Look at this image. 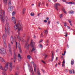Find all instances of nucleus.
Here are the masks:
<instances>
[{"instance_id": "f257e3e1", "label": "nucleus", "mask_w": 75, "mask_h": 75, "mask_svg": "<svg viewBox=\"0 0 75 75\" xmlns=\"http://www.w3.org/2000/svg\"><path fill=\"white\" fill-rule=\"evenodd\" d=\"M5 11L2 10V9L0 11V18L1 21L3 22H4V19H5Z\"/></svg>"}, {"instance_id": "f03ea898", "label": "nucleus", "mask_w": 75, "mask_h": 75, "mask_svg": "<svg viewBox=\"0 0 75 75\" xmlns=\"http://www.w3.org/2000/svg\"><path fill=\"white\" fill-rule=\"evenodd\" d=\"M22 29V26H21V23H18L17 24L15 25L14 26V30H18V29L21 30Z\"/></svg>"}, {"instance_id": "7ed1b4c3", "label": "nucleus", "mask_w": 75, "mask_h": 75, "mask_svg": "<svg viewBox=\"0 0 75 75\" xmlns=\"http://www.w3.org/2000/svg\"><path fill=\"white\" fill-rule=\"evenodd\" d=\"M17 46L18 47V48L19 49L20 52L21 53L22 52V51H21V49L20 48H21V46H20V43H18L17 42H16V48H17Z\"/></svg>"}, {"instance_id": "20e7f679", "label": "nucleus", "mask_w": 75, "mask_h": 75, "mask_svg": "<svg viewBox=\"0 0 75 75\" xmlns=\"http://www.w3.org/2000/svg\"><path fill=\"white\" fill-rule=\"evenodd\" d=\"M30 46L32 47H33L30 52H33V51H35V50H36V49L34 47V45H33V43L32 40H31V42L30 43Z\"/></svg>"}, {"instance_id": "39448f33", "label": "nucleus", "mask_w": 75, "mask_h": 75, "mask_svg": "<svg viewBox=\"0 0 75 75\" xmlns=\"http://www.w3.org/2000/svg\"><path fill=\"white\" fill-rule=\"evenodd\" d=\"M20 30H21V31H22L23 29H22V28L21 29H18V30L17 31L18 35L17 36V38L18 40V41H21V39L20 38V36H19V35H20Z\"/></svg>"}, {"instance_id": "423d86ee", "label": "nucleus", "mask_w": 75, "mask_h": 75, "mask_svg": "<svg viewBox=\"0 0 75 75\" xmlns=\"http://www.w3.org/2000/svg\"><path fill=\"white\" fill-rule=\"evenodd\" d=\"M8 47L9 52L11 54V55H12V50H11V45L9 43H8Z\"/></svg>"}, {"instance_id": "0eeeda50", "label": "nucleus", "mask_w": 75, "mask_h": 75, "mask_svg": "<svg viewBox=\"0 0 75 75\" xmlns=\"http://www.w3.org/2000/svg\"><path fill=\"white\" fill-rule=\"evenodd\" d=\"M1 52L2 53V54H5L6 53V49L4 48H3L1 49H0V53H1Z\"/></svg>"}, {"instance_id": "6e6552de", "label": "nucleus", "mask_w": 75, "mask_h": 75, "mask_svg": "<svg viewBox=\"0 0 75 75\" xmlns=\"http://www.w3.org/2000/svg\"><path fill=\"white\" fill-rule=\"evenodd\" d=\"M60 5L58 3H56L54 5V7L56 9V10H58V6H60Z\"/></svg>"}, {"instance_id": "1a4fd4ad", "label": "nucleus", "mask_w": 75, "mask_h": 75, "mask_svg": "<svg viewBox=\"0 0 75 75\" xmlns=\"http://www.w3.org/2000/svg\"><path fill=\"white\" fill-rule=\"evenodd\" d=\"M10 41L11 42V44H12V45L13 44V43L14 42L16 41L15 40L13 39V37L12 35L11 36Z\"/></svg>"}, {"instance_id": "9d476101", "label": "nucleus", "mask_w": 75, "mask_h": 75, "mask_svg": "<svg viewBox=\"0 0 75 75\" xmlns=\"http://www.w3.org/2000/svg\"><path fill=\"white\" fill-rule=\"evenodd\" d=\"M8 63L7 62L6 63L4 67V70L5 71H6L7 69H8Z\"/></svg>"}, {"instance_id": "9b49d317", "label": "nucleus", "mask_w": 75, "mask_h": 75, "mask_svg": "<svg viewBox=\"0 0 75 75\" xmlns=\"http://www.w3.org/2000/svg\"><path fill=\"white\" fill-rule=\"evenodd\" d=\"M29 45H28V42H26L25 45V48L27 49H28V48H29Z\"/></svg>"}, {"instance_id": "f8f14e48", "label": "nucleus", "mask_w": 75, "mask_h": 75, "mask_svg": "<svg viewBox=\"0 0 75 75\" xmlns=\"http://www.w3.org/2000/svg\"><path fill=\"white\" fill-rule=\"evenodd\" d=\"M14 7L13 6H10L8 8V11H11V8H13Z\"/></svg>"}, {"instance_id": "ddd939ff", "label": "nucleus", "mask_w": 75, "mask_h": 75, "mask_svg": "<svg viewBox=\"0 0 75 75\" xmlns=\"http://www.w3.org/2000/svg\"><path fill=\"white\" fill-rule=\"evenodd\" d=\"M7 38V35L6 34H4L2 36V38L3 39V41L4 40H6V39Z\"/></svg>"}, {"instance_id": "4468645a", "label": "nucleus", "mask_w": 75, "mask_h": 75, "mask_svg": "<svg viewBox=\"0 0 75 75\" xmlns=\"http://www.w3.org/2000/svg\"><path fill=\"white\" fill-rule=\"evenodd\" d=\"M53 52H54L53 51L52 52V58L51 60H50V61H51L52 62L53 61V60L54 59V53H53Z\"/></svg>"}, {"instance_id": "2eb2a0df", "label": "nucleus", "mask_w": 75, "mask_h": 75, "mask_svg": "<svg viewBox=\"0 0 75 75\" xmlns=\"http://www.w3.org/2000/svg\"><path fill=\"white\" fill-rule=\"evenodd\" d=\"M18 59L19 61H20L21 60V58H22V57H21V55H20V54H18Z\"/></svg>"}, {"instance_id": "dca6fc26", "label": "nucleus", "mask_w": 75, "mask_h": 75, "mask_svg": "<svg viewBox=\"0 0 75 75\" xmlns=\"http://www.w3.org/2000/svg\"><path fill=\"white\" fill-rule=\"evenodd\" d=\"M7 34H8V35H10V32L9 31H10V27L8 25L7 27Z\"/></svg>"}, {"instance_id": "f3484780", "label": "nucleus", "mask_w": 75, "mask_h": 75, "mask_svg": "<svg viewBox=\"0 0 75 75\" xmlns=\"http://www.w3.org/2000/svg\"><path fill=\"white\" fill-rule=\"evenodd\" d=\"M74 13V11L72 10H71V11L69 12V14H73Z\"/></svg>"}, {"instance_id": "a211bd4d", "label": "nucleus", "mask_w": 75, "mask_h": 75, "mask_svg": "<svg viewBox=\"0 0 75 75\" xmlns=\"http://www.w3.org/2000/svg\"><path fill=\"white\" fill-rule=\"evenodd\" d=\"M74 71L73 69L71 71L69 70V72L70 74H72V72H73V73L74 74Z\"/></svg>"}, {"instance_id": "6ab92c4d", "label": "nucleus", "mask_w": 75, "mask_h": 75, "mask_svg": "<svg viewBox=\"0 0 75 75\" xmlns=\"http://www.w3.org/2000/svg\"><path fill=\"white\" fill-rule=\"evenodd\" d=\"M4 47L5 48H6L7 47V45H6V40H4Z\"/></svg>"}, {"instance_id": "aec40b11", "label": "nucleus", "mask_w": 75, "mask_h": 75, "mask_svg": "<svg viewBox=\"0 0 75 75\" xmlns=\"http://www.w3.org/2000/svg\"><path fill=\"white\" fill-rule=\"evenodd\" d=\"M66 3L67 4H73V3L71 2L66 1Z\"/></svg>"}, {"instance_id": "412c9836", "label": "nucleus", "mask_w": 75, "mask_h": 75, "mask_svg": "<svg viewBox=\"0 0 75 75\" xmlns=\"http://www.w3.org/2000/svg\"><path fill=\"white\" fill-rule=\"evenodd\" d=\"M7 2V0H3V3L5 4H6Z\"/></svg>"}, {"instance_id": "4be33fe9", "label": "nucleus", "mask_w": 75, "mask_h": 75, "mask_svg": "<svg viewBox=\"0 0 75 75\" xmlns=\"http://www.w3.org/2000/svg\"><path fill=\"white\" fill-rule=\"evenodd\" d=\"M31 56H30V55H28L27 56V58L28 59H31Z\"/></svg>"}, {"instance_id": "5701e85b", "label": "nucleus", "mask_w": 75, "mask_h": 75, "mask_svg": "<svg viewBox=\"0 0 75 75\" xmlns=\"http://www.w3.org/2000/svg\"><path fill=\"white\" fill-rule=\"evenodd\" d=\"M0 59H1V61H2V62H5L4 60V59H3L2 58L0 57Z\"/></svg>"}, {"instance_id": "b1692460", "label": "nucleus", "mask_w": 75, "mask_h": 75, "mask_svg": "<svg viewBox=\"0 0 75 75\" xmlns=\"http://www.w3.org/2000/svg\"><path fill=\"white\" fill-rule=\"evenodd\" d=\"M74 64V59H72L71 61V64L72 65Z\"/></svg>"}, {"instance_id": "393cba45", "label": "nucleus", "mask_w": 75, "mask_h": 75, "mask_svg": "<svg viewBox=\"0 0 75 75\" xmlns=\"http://www.w3.org/2000/svg\"><path fill=\"white\" fill-rule=\"evenodd\" d=\"M8 6L11 5V0H9V1H8Z\"/></svg>"}, {"instance_id": "a878e982", "label": "nucleus", "mask_w": 75, "mask_h": 75, "mask_svg": "<svg viewBox=\"0 0 75 75\" xmlns=\"http://www.w3.org/2000/svg\"><path fill=\"white\" fill-rule=\"evenodd\" d=\"M44 33L46 34H47V33H48V32H47V30H45L44 31Z\"/></svg>"}, {"instance_id": "bb28decb", "label": "nucleus", "mask_w": 75, "mask_h": 75, "mask_svg": "<svg viewBox=\"0 0 75 75\" xmlns=\"http://www.w3.org/2000/svg\"><path fill=\"white\" fill-rule=\"evenodd\" d=\"M38 75H40L41 74H40V71H39V70H38Z\"/></svg>"}, {"instance_id": "cd10ccee", "label": "nucleus", "mask_w": 75, "mask_h": 75, "mask_svg": "<svg viewBox=\"0 0 75 75\" xmlns=\"http://www.w3.org/2000/svg\"><path fill=\"white\" fill-rule=\"evenodd\" d=\"M12 20H16V18H15L14 17H12Z\"/></svg>"}, {"instance_id": "c85d7f7f", "label": "nucleus", "mask_w": 75, "mask_h": 75, "mask_svg": "<svg viewBox=\"0 0 75 75\" xmlns=\"http://www.w3.org/2000/svg\"><path fill=\"white\" fill-rule=\"evenodd\" d=\"M41 5V2H39L38 4V6L39 7H40V5Z\"/></svg>"}, {"instance_id": "c756f323", "label": "nucleus", "mask_w": 75, "mask_h": 75, "mask_svg": "<svg viewBox=\"0 0 75 75\" xmlns=\"http://www.w3.org/2000/svg\"><path fill=\"white\" fill-rule=\"evenodd\" d=\"M33 67H34V68H36L37 67L36 65L35 64H33Z\"/></svg>"}, {"instance_id": "7c9ffc66", "label": "nucleus", "mask_w": 75, "mask_h": 75, "mask_svg": "<svg viewBox=\"0 0 75 75\" xmlns=\"http://www.w3.org/2000/svg\"><path fill=\"white\" fill-rule=\"evenodd\" d=\"M0 69H1V70H2V71H4V69H3V67L2 66H1L0 67Z\"/></svg>"}, {"instance_id": "2f4dec72", "label": "nucleus", "mask_w": 75, "mask_h": 75, "mask_svg": "<svg viewBox=\"0 0 75 75\" xmlns=\"http://www.w3.org/2000/svg\"><path fill=\"white\" fill-rule=\"evenodd\" d=\"M17 59L16 57H13V60H16Z\"/></svg>"}, {"instance_id": "473e14b6", "label": "nucleus", "mask_w": 75, "mask_h": 75, "mask_svg": "<svg viewBox=\"0 0 75 75\" xmlns=\"http://www.w3.org/2000/svg\"><path fill=\"white\" fill-rule=\"evenodd\" d=\"M10 68H12V63H10Z\"/></svg>"}, {"instance_id": "72a5a7b5", "label": "nucleus", "mask_w": 75, "mask_h": 75, "mask_svg": "<svg viewBox=\"0 0 75 75\" xmlns=\"http://www.w3.org/2000/svg\"><path fill=\"white\" fill-rule=\"evenodd\" d=\"M13 57H16V53H15V52H14Z\"/></svg>"}, {"instance_id": "f704fd0d", "label": "nucleus", "mask_w": 75, "mask_h": 75, "mask_svg": "<svg viewBox=\"0 0 75 75\" xmlns=\"http://www.w3.org/2000/svg\"><path fill=\"white\" fill-rule=\"evenodd\" d=\"M62 16H63V15L62 14H61L60 15V18H61L62 17Z\"/></svg>"}, {"instance_id": "c9c22d12", "label": "nucleus", "mask_w": 75, "mask_h": 75, "mask_svg": "<svg viewBox=\"0 0 75 75\" xmlns=\"http://www.w3.org/2000/svg\"><path fill=\"white\" fill-rule=\"evenodd\" d=\"M21 41L22 42H25V40L23 39H22Z\"/></svg>"}, {"instance_id": "e433bc0d", "label": "nucleus", "mask_w": 75, "mask_h": 75, "mask_svg": "<svg viewBox=\"0 0 75 75\" xmlns=\"http://www.w3.org/2000/svg\"><path fill=\"white\" fill-rule=\"evenodd\" d=\"M65 59H64L63 61L62 64H65Z\"/></svg>"}, {"instance_id": "4c0bfd02", "label": "nucleus", "mask_w": 75, "mask_h": 75, "mask_svg": "<svg viewBox=\"0 0 75 75\" xmlns=\"http://www.w3.org/2000/svg\"><path fill=\"white\" fill-rule=\"evenodd\" d=\"M50 20H49L48 21V25H49V24H50Z\"/></svg>"}, {"instance_id": "58836bf2", "label": "nucleus", "mask_w": 75, "mask_h": 75, "mask_svg": "<svg viewBox=\"0 0 75 75\" xmlns=\"http://www.w3.org/2000/svg\"><path fill=\"white\" fill-rule=\"evenodd\" d=\"M14 14H15V12L14 11H13L12 13V15L13 16H14Z\"/></svg>"}, {"instance_id": "ea45409f", "label": "nucleus", "mask_w": 75, "mask_h": 75, "mask_svg": "<svg viewBox=\"0 0 75 75\" xmlns=\"http://www.w3.org/2000/svg\"><path fill=\"white\" fill-rule=\"evenodd\" d=\"M34 13H30V15L32 16H34Z\"/></svg>"}, {"instance_id": "a19ab883", "label": "nucleus", "mask_w": 75, "mask_h": 75, "mask_svg": "<svg viewBox=\"0 0 75 75\" xmlns=\"http://www.w3.org/2000/svg\"><path fill=\"white\" fill-rule=\"evenodd\" d=\"M13 23L14 24H16V20L15 19V20L13 21Z\"/></svg>"}, {"instance_id": "79ce46f5", "label": "nucleus", "mask_w": 75, "mask_h": 75, "mask_svg": "<svg viewBox=\"0 0 75 75\" xmlns=\"http://www.w3.org/2000/svg\"><path fill=\"white\" fill-rule=\"evenodd\" d=\"M12 69H13V68L12 67H10L9 69V70L10 71H12Z\"/></svg>"}, {"instance_id": "37998d69", "label": "nucleus", "mask_w": 75, "mask_h": 75, "mask_svg": "<svg viewBox=\"0 0 75 75\" xmlns=\"http://www.w3.org/2000/svg\"><path fill=\"white\" fill-rule=\"evenodd\" d=\"M43 41V40H42V39H41V40H40L39 42L40 43V42H42V41Z\"/></svg>"}, {"instance_id": "c03bdc74", "label": "nucleus", "mask_w": 75, "mask_h": 75, "mask_svg": "<svg viewBox=\"0 0 75 75\" xmlns=\"http://www.w3.org/2000/svg\"><path fill=\"white\" fill-rule=\"evenodd\" d=\"M41 61H42V62H43V63L44 64H46L45 62H44V61L42 60H41Z\"/></svg>"}, {"instance_id": "a18cd8bd", "label": "nucleus", "mask_w": 75, "mask_h": 75, "mask_svg": "<svg viewBox=\"0 0 75 75\" xmlns=\"http://www.w3.org/2000/svg\"><path fill=\"white\" fill-rule=\"evenodd\" d=\"M66 35H64V36L67 37V35H68V33H67V32H66Z\"/></svg>"}, {"instance_id": "49530a36", "label": "nucleus", "mask_w": 75, "mask_h": 75, "mask_svg": "<svg viewBox=\"0 0 75 75\" xmlns=\"http://www.w3.org/2000/svg\"><path fill=\"white\" fill-rule=\"evenodd\" d=\"M5 32H6V31H7V29H6V26H5Z\"/></svg>"}, {"instance_id": "de8ad7c7", "label": "nucleus", "mask_w": 75, "mask_h": 75, "mask_svg": "<svg viewBox=\"0 0 75 75\" xmlns=\"http://www.w3.org/2000/svg\"><path fill=\"white\" fill-rule=\"evenodd\" d=\"M31 72L33 74V75H34V71L33 70L31 71Z\"/></svg>"}, {"instance_id": "09e8293b", "label": "nucleus", "mask_w": 75, "mask_h": 75, "mask_svg": "<svg viewBox=\"0 0 75 75\" xmlns=\"http://www.w3.org/2000/svg\"><path fill=\"white\" fill-rule=\"evenodd\" d=\"M43 21L45 23H47V20H45Z\"/></svg>"}, {"instance_id": "8fccbe9b", "label": "nucleus", "mask_w": 75, "mask_h": 75, "mask_svg": "<svg viewBox=\"0 0 75 75\" xmlns=\"http://www.w3.org/2000/svg\"><path fill=\"white\" fill-rule=\"evenodd\" d=\"M68 21H69L70 23H71V20H69Z\"/></svg>"}, {"instance_id": "3c124183", "label": "nucleus", "mask_w": 75, "mask_h": 75, "mask_svg": "<svg viewBox=\"0 0 75 75\" xmlns=\"http://www.w3.org/2000/svg\"><path fill=\"white\" fill-rule=\"evenodd\" d=\"M34 72H36V68H34Z\"/></svg>"}, {"instance_id": "603ef678", "label": "nucleus", "mask_w": 75, "mask_h": 75, "mask_svg": "<svg viewBox=\"0 0 75 75\" xmlns=\"http://www.w3.org/2000/svg\"><path fill=\"white\" fill-rule=\"evenodd\" d=\"M40 47H42V45L41 44H40Z\"/></svg>"}, {"instance_id": "864d4df0", "label": "nucleus", "mask_w": 75, "mask_h": 75, "mask_svg": "<svg viewBox=\"0 0 75 75\" xmlns=\"http://www.w3.org/2000/svg\"><path fill=\"white\" fill-rule=\"evenodd\" d=\"M64 26H65V27H66V26H67V25H66V23H64Z\"/></svg>"}, {"instance_id": "5fc2aeb1", "label": "nucleus", "mask_w": 75, "mask_h": 75, "mask_svg": "<svg viewBox=\"0 0 75 75\" xmlns=\"http://www.w3.org/2000/svg\"><path fill=\"white\" fill-rule=\"evenodd\" d=\"M65 10V8H63L62 9V11H64Z\"/></svg>"}, {"instance_id": "6e6d98bb", "label": "nucleus", "mask_w": 75, "mask_h": 75, "mask_svg": "<svg viewBox=\"0 0 75 75\" xmlns=\"http://www.w3.org/2000/svg\"><path fill=\"white\" fill-rule=\"evenodd\" d=\"M25 11V8H24L23 10V11Z\"/></svg>"}, {"instance_id": "4d7b16f0", "label": "nucleus", "mask_w": 75, "mask_h": 75, "mask_svg": "<svg viewBox=\"0 0 75 75\" xmlns=\"http://www.w3.org/2000/svg\"><path fill=\"white\" fill-rule=\"evenodd\" d=\"M63 12H64L65 14H67V11H64Z\"/></svg>"}, {"instance_id": "13d9d810", "label": "nucleus", "mask_w": 75, "mask_h": 75, "mask_svg": "<svg viewBox=\"0 0 75 75\" xmlns=\"http://www.w3.org/2000/svg\"><path fill=\"white\" fill-rule=\"evenodd\" d=\"M61 64V62H59L58 63V65H59Z\"/></svg>"}, {"instance_id": "bf43d9fd", "label": "nucleus", "mask_w": 75, "mask_h": 75, "mask_svg": "<svg viewBox=\"0 0 75 75\" xmlns=\"http://www.w3.org/2000/svg\"><path fill=\"white\" fill-rule=\"evenodd\" d=\"M53 1L54 2H56V1H57V0H54Z\"/></svg>"}, {"instance_id": "052dcab7", "label": "nucleus", "mask_w": 75, "mask_h": 75, "mask_svg": "<svg viewBox=\"0 0 75 75\" xmlns=\"http://www.w3.org/2000/svg\"><path fill=\"white\" fill-rule=\"evenodd\" d=\"M16 69H17L18 70V69H19L18 68V67H16Z\"/></svg>"}, {"instance_id": "680f3d73", "label": "nucleus", "mask_w": 75, "mask_h": 75, "mask_svg": "<svg viewBox=\"0 0 75 75\" xmlns=\"http://www.w3.org/2000/svg\"><path fill=\"white\" fill-rule=\"evenodd\" d=\"M67 27L68 28H69V29H70V27H69V26H67Z\"/></svg>"}, {"instance_id": "e2e57ef3", "label": "nucleus", "mask_w": 75, "mask_h": 75, "mask_svg": "<svg viewBox=\"0 0 75 75\" xmlns=\"http://www.w3.org/2000/svg\"><path fill=\"white\" fill-rule=\"evenodd\" d=\"M57 63L55 65V67H57Z\"/></svg>"}, {"instance_id": "0e129e2a", "label": "nucleus", "mask_w": 75, "mask_h": 75, "mask_svg": "<svg viewBox=\"0 0 75 75\" xmlns=\"http://www.w3.org/2000/svg\"><path fill=\"white\" fill-rule=\"evenodd\" d=\"M47 55H46L45 57V58H47Z\"/></svg>"}, {"instance_id": "69168bd1", "label": "nucleus", "mask_w": 75, "mask_h": 75, "mask_svg": "<svg viewBox=\"0 0 75 75\" xmlns=\"http://www.w3.org/2000/svg\"><path fill=\"white\" fill-rule=\"evenodd\" d=\"M46 19H47V20H49V18L48 17Z\"/></svg>"}, {"instance_id": "338daca9", "label": "nucleus", "mask_w": 75, "mask_h": 75, "mask_svg": "<svg viewBox=\"0 0 75 75\" xmlns=\"http://www.w3.org/2000/svg\"><path fill=\"white\" fill-rule=\"evenodd\" d=\"M65 54H64H64H62V55H63V56H64V55H65Z\"/></svg>"}, {"instance_id": "774afa93", "label": "nucleus", "mask_w": 75, "mask_h": 75, "mask_svg": "<svg viewBox=\"0 0 75 75\" xmlns=\"http://www.w3.org/2000/svg\"><path fill=\"white\" fill-rule=\"evenodd\" d=\"M65 53H66V51L64 52V54H65Z\"/></svg>"}]
</instances>
